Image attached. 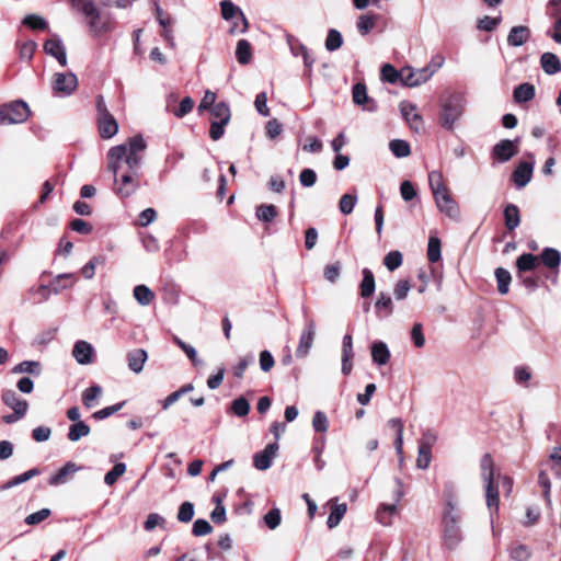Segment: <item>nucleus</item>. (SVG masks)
<instances>
[{
	"label": "nucleus",
	"mask_w": 561,
	"mask_h": 561,
	"mask_svg": "<svg viewBox=\"0 0 561 561\" xmlns=\"http://www.w3.org/2000/svg\"><path fill=\"white\" fill-rule=\"evenodd\" d=\"M518 142L519 138L515 140L503 139L493 147L492 154L500 162H506L517 153Z\"/></svg>",
	"instance_id": "4468645a"
},
{
	"label": "nucleus",
	"mask_w": 561,
	"mask_h": 561,
	"mask_svg": "<svg viewBox=\"0 0 561 561\" xmlns=\"http://www.w3.org/2000/svg\"><path fill=\"white\" fill-rule=\"evenodd\" d=\"M434 72L435 69L431 70L427 67L417 70L404 68L400 71V80L408 87H417L426 82L434 75Z\"/></svg>",
	"instance_id": "9b49d317"
},
{
	"label": "nucleus",
	"mask_w": 561,
	"mask_h": 561,
	"mask_svg": "<svg viewBox=\"0 0 561 561\" xmlns=\"http://www.w3.org/2000/svg\"><path fill=\"white\" fill-rule=\"evenodd\" d=\"M539 257L542 264L550 270H558L560 266L561 253L554 248H545Z\"/></svg>",
	"instance_id": "c756f323"
},
{
	"label": "nucleus",
	"mask_w": 561,
	"mask_h": 561,
	"mask_svg": "<svg viewBox=\"0 0 561 561\" xmlns=\"http://www.w3.org/2000/svg\"><path fill=\"white\" fill-rule=\"evenodd\" d=\"M396 512H397L396 503L381 504L376 512V519L382 525H389L391 523V517Z\"/></svg>",
	"instance_id": "ea45409f"
},
{
	"label": "nucleus",
	"mask_w": 561,
	"mask_h": 561,
	"mask_svg": "<svg viewBox=\"0 0 561 561\" xmlns=\"http://www.w3.org/2000/svg\"><path fill=\"white\" fill-rule=\"evenodd\" d=\"M105 263V256H94L92 257L82 268L81 274L85 279H91L94 276L96 265H101Z\"/></svg>",
	"instance_id": "8fccbe9b"
},
{
	"label": "nucleus",
	"mask_w": 561,
	"mask_h": 561,
	"mask_svg": "<svg viewBox=\"0 0 561 561\" xmlns=\"http://www.w3.org/2000/svg\"><path fill=\"white\" fill-rule=\"evenodd\" d=\"M210 129L209 137L218 140L224 136L225 126L230 121V108L225 102L216 103L210 110Z\"/></svg>",
	"instance_id": "1a4fd4ad"
},
{
	"label": "nucleus",
	"mask_w": 561,
	"mask_h": 561,
	"mask_svg": "<svg viewBox=\"0 0 561 561\" xmlns=\"http://www.w3.org/2000/svg\"><path fill=\"white\" fill-rule=\"evenodd\" d=\"M146 148L144 137L135 135L107 151V170L114 175L113 190L121 198L131 196L140 187L139 170Z\"/></svg>",
	"instance_id": "f257e3e1"
},
{
	"label": "nucleus",
	"mask_w": 561,
	"mask_h": 561,
	"mask_svg": "<svg viewBox=\"0 0 561 561\" xmlns=\"http://www.w3.org/2000/svg\"><path fill=\"white\" fill-rule=\"evenodd\" d=\"M371 359L378 365H386L390 359V351L385 342L378 341L371 345Z\"/></svg>",
	"instance_id": "393cba45"
},
{
	"label": "nucleus",
	"mask_w": 561,
	"mask_h": 561,
	"mask_svg": "<svg viewBox=\"0 0 561 561\" xmlns=\"http://www.w3.org/2000/svg\"><path fill=\"white\" fill-rule=\"evenodd\" d=\"M12 373L39 376L42 373V365L36 360H23L13 367Z\"/></svg>",
	"instance_id": "2f4dec72"
},
{
	"label": "nucleus",
	"mask_w": 561,
	"mask_h": 561,
	"mask_svg": "<svg viewBox=\"0 0 561 561\" xmlns=\"http://www.w3.org/2000/svg\"><path fill=\"white\" fill-rule=\"evenodd\" d=\"M134 297L141 306H148L153 300L154 295L146 285H137L134 288Z\"/></svg>",
	"instance_id": "79ce46f5"
},
{
	"label": "nucleus",
	"mask_w": 561,
	"mask_h": 561,
	"mask_svg": "<svg viewBox=\"0 0 561 561\" xmlns=\"http://www.w3.org/2000/svg\"><path fill=\"white\" fill-rule=\"evenodd\" d=\"M127 363L128 368L135 373L139 374L144 369V365L148 358V354L144 348H136L127 353Z\"/></svg>",
	"instance_id": "5701e85b"
},
{
	"label": "nucleus",
	"mask_w": 561,
	"mask_h": 561,
	"mask_svg": "<svg viewBox=\"0 0 561 561\" xmlns=\"http://www.w3.org/2000/svg\"><path fill=\"white\" fill-rule=\"evenodd\" d=\"M343 45V37L342 34L335 30L331 28L328 32L327 38H325V48L329 51H334Z\"/></svg>",
	"instance_id": "de8ad7c7"
},
{
	"label": "nucleus",
	"mask_w": 561,
	"mask_h": 561,
	"mask_svg": "<svg viewBox=\"0 0 561 561\" xmlns=\"http://www.w3.org/2000/svg\"><path fill=\"white\" fill-rule=\"evenodd\" d=\"M465 110V98L461 94H453L442 102L439 116L444 128L450 130L455 123L461 117Z\"/></svg>",
	"instance_id": "423d86ee"
},
{
	"label": "nucleus",
	"mask_w": 561,
	"mask_h": 561,
	"mask_svg": "<svg viewBox=\"0 0 561 561\" xmlns=\"http://www.w3.org/2000/svg\"><path fill=\"white\" fill-rule=\"evenodd\" d=\"M531 554V549L526 545H517L510 549V557L515 561H528Z\"/></svg>",
	"instance_id": "09e8293b"
},
{
	"label": "nucleus",
	"mask_w": 561,
	"mask_h": 561,
	"mask_svg": "<svg viewBox=\"0 0 561 561\" xmlns=\"http://www.w3.org/2000/svg\"><path fill=\"white\" fill-rule=\"evenodd\" d=\"M501 21H502L501 16L492 18V16L485 15L478 21V28L485 31V32H492L493 30H495L497 27V25L501 23Z\"/></svg>",
	"instance_id": "680f3d73"
},
{
	"label": "nucleus",
	"mask_w": 561,
	"mask_h": 561,
	"mask_svg": "<svg viewBox=\"0 0 561 561\" xmlns=\"http://www.w3.org/2000/svg\"><path fill=\"white\" fill-rule=\"evenodd\" d=\"M213 531V527L208 520L198 518L194 522L192 533L196 537H202L210 534Z\"/></svg>",
	"instance_id": "bf43d9fd"
},
{
	"label": "nucleus",
	"mask_w": 561,
	"mask_h": 561,
	"mask_svg": "<svg viewBox=\"0 0 561 561\" xmlns=\"http://www.w3.org/2000/svg\"><path fill=\"white\" fill-rule=\"evenodd\" d=\"M389 148L393 156L397 158H405L411 153V148L408 141L402 139H393L389 144Z\"/></svg>",
	"instance_id": "37998d69"
},
{
	"label": "nucleus",
	"mask_w": 561,
	"mask_h": 561,
	"mask_svg": "<svg viewBox=\"0 0 561 561\" xmlns=\"http://www.w3.org/2000/svg\"><path fill=\"white\" fill-rule=\"evenodd\" d=\"M534 163L520 162L513 172V181L518 188L526 186L533 176Z\"/></svg>",
	"instance_id": "412c9836"
},
{
	"label": "nucleus",
	"mask_w": 561,
	"mask_h": 561,
	"mask_svg": "<svg viewBox=\"0 0 561 561\" xmlns=\"http://www.w3.org/2000/svg\"><path fill=\"white\" fill-rule=\"evenodd\" d=\"M278 450L276 442L268 444L264 450L256 453L253 457V465L257 470H267L272 466L273 458Z\"/></svg>",
	"instance_id": "2eb2a0df"
},
{
	"label": "nucleus",
	"mask_w": 561,
	"mask_h": 561,
	"mask_svg": "<svg viewBox=\"0 0 561 561\" xmlns=\"http://www.w3.org/2000/svg\"><path fill=\"white\" fill-rule=\"evenodd\" d=\"M102 394V388L99 385H93L87 388L82 392V403L87 408H92L94 405V401Z\"/></svg>",
	"instance_id": "a18cd8bd"
},
{
	"label": "nucleus",
	"mask_w": 561,
	"mask_h": 561,
	"mask_svg": "<svg viewBox=\"0 0 561 561\" xmlns=\"http://www.w3.org/2000/svg\"><path fill=\"white\" fill-rule=\"evenodd\" d=\"M236 57L239 64L247 65L252 58L251 44L247 39H239L236 47Z\"/></svg>",
	"instance_id": "f704fd0d"
},
{
	"label": "nucleus",
	"mask_w": 561,
	"mask_h": 561,
	"mask_svg": "<svg viewBox=\"0 0 561 561\" xmlns=\"http://www.w3.org/2000/svg\"><path fill=\"white\" fill-rule=\"evenodd\" d=\"M126 471V465L123 462L116 463L104 477V482L107 485H113L117 479Z\"/></svg>",
	"instance_id": "6e6d98bb"
},
{
	"label": "nucleus",
	"mask_w": 561,
	"mask_h": 561,
	"mask_svg": "<svg viewBox=\"0 0 561 561\" xmlns=\"http://www.w3.org/2000/svg\"><path fill=\"white\" fill-rule=\"evenodd\" d=\"M78 85L77 76L73 72H57L54 76L53 89L56 94L70 95Z\"/></svg>",
	"instance_id": "9d476101"
},
{
	"label": "nucleus",
	"mask_w": 561,
	"mask_h": 561,
	"mask_svg": "<svg viewBox=\"0 0 561 561\" xmlns=\"http://www.w3.org/2000/svg\"><path fill=\"white\" fill-rule=\"evenodd\" d=\"M341 263L337 261L333 264H329L324 267L323 276L330 283H335L340 277Z\"/></svg>",
	"instance_id": "774afa93"
},
{
	"label": "nucleus",
	"mask_w": 561,
	"mask_h": 561,
	"mask_svg": "<svg viewBox=\"0 0 561 561\" xmlns=\"http://www.w3.org/2000/svg\"><path fill=\"white\" fill-rule=\"evenodd\" d=\"M75 274L64 273L59 274L50 282V288L55 295L59 294L61 290H65L71 287L75 283Z\"/></svg>",
	"instance_id": "7c9ffc66"
},
{
	"label": "nucleus",
	"mask_w": 561,
	"mask_h": 561,
	"mask_svg": "<svg viewBox=\"0 0 561 561\" xmlns=\"http://www.w3.org/2000/svg\"><path fill=\"white\" fill-rule=\"evenodd\" d=\"M347 511V505L345 503L335 504L332 506L331 513L328 517L327 525L330 529L335 528L344 517Z\"/></svg>",
	"instance_id": "e433bc0d"
},
{
	"label": "nucleus",
	"mask_w": 561,
	"mask_h": 561,
	"mask_svg": "<svg viewBox=\"0 0 561 561\" xmlns=\"http://www.w3.org/2000/svg\"><path fill=\"white\" fill-rule=\"evenodd\" d=\"M402 260L403 257L400 251H390L383 257V264L390 272H392L402 264Z\"/></svg>",
	"instance_id": "5fc2aeb1"
},
{
	"label": "nucleus",
	"mask_w": 561,
	"mask_h": 561,
	"mask_svg": "<svg viewBox=\"0 0 561 561\" xmlns=\"http://www.w3.org/2000/svg\"><path fill=\"white\" fill-rule=\"evenodd\" d=\"M538 256L531 253H524L516 260V267L518 272H528L536 268Z\"/></svg>",
	"instance_id": "58836bf2"
},
{
	"label": "nucleus",
	"mask_w": 561,
	"mask_h": 561,
	"mask_svg": "<svg viewBox=\"0 0 561 561\" xmlns=\"http://www.w3.org/2000/svg\"><path fill=\"white\" fill-rule=\"evenodd\" d=\"M255 215L259 220L271 222L277 215V208L272 204H263L256 208Z\"/></svg>",
	"instance_id": "49530a36"
},
{
	"label": "nucleus",
	"mask_w": 561,
	"mask_h": 561,
	"mask_svg": "<svg viewBox=\"0 0 561 561\" xmlns=\"http://www.w3.org/2000/svg\"><path fill=\"white\" fill-rule=\"evenodd\" d=\"M220 8H221V15L225 20L238 19L241 22L240 32L241 33L247 32L248 21L239 7L233 4L231 1L224 0L220 3Z\"/></svg>",
	"instance_id": "f3484780"
},
{
	"label": "nucleus",
	"mask_w": 561,
	"mask_h": 561,
	"mask_svg": "<svg viewBox=\"0 0 561 561\" xmlns=\"http://www.w3.org/2000/svg\"><path fill=\"white\" fill-rule=\"evenodd\" d=\"M39 474V470L37 468H33L31 470H27L25 472H23L22 474H19L14 478H12L11 480H9L7 483L2 484L0 486V490H8V489H11L13 486H16L19 484H22L28 480H31L32 478L36 477Z\"/></svg>",
	"instance_id": "4c0bfd02"
},
{
	"label": "nucleus",
	"mask_w": 561,
	"mask_h": 561,
	"mask_svg": "<svg viewBox=\"0 0 561 561\" xmlns=\"http://www.w3.org/2000/svg\"><path fill=\"white\" fill-rule=\"evenodd\" d=\"M282 520L279 508H272L264 515V523L270 529H275Z\"/></svg>",
	"instance_id": "338daca9"
},
{
	"label": "nucleus",
	"mask_w": 561,
	"mask_h": 561,
	"mask_svg": "<svg viewBox=\"0 0 561 561\" xmlns=\"http://www.w3.org/2000/svg\"><path fill=\"white\" fill-rule=\"evenodd\" d=\"M540 65L547 75H556L561 71V61L553 53H543L540 57Z\"/></svg>",
	"instance_id": "bb28decb"
},
{
	"label": "nucleus",
	"mask_w": 561,
	"mask_h": 561,
	"mask_svg": "<svg viewBox=\"0 0 561 561\" xmlns=\"http://www.w3.org/2000/svg\"><path fill=\"white\" fill-rule=\"evenodd\" d=\"M231 411L239 417L247 416L250 412V403L244 397H239L232 401Z\"/></svg>",
	"instance_id": "3c124183"
},
{
	"label": "nucleus",
	"mask_w": 561,
	"mask_h": 561,
	"mask_svg": "<svg viewBox=\"0 0 561 561\" xmlns=\"http://www.w3.org/2000/svg\"><path fill=\"white\" fill-rule=\"evenodd\" d=\"M536 90L534 84L525 82L514 89L513 98L516 103H526L535 98Z\"/></svg>",
	"instance_id": "c85d7f7f"
},
{
	"label": "nucleus",
	"mask_w": 561,
	"mask_h": 561,
	"mask_svg": "<svg viewBox=\"0 0 561 561\" xmlns=\"http://www.w3.org/2000/svg\"><path fill=\"white\" fill-rule=\"evenodd\" d=\"M174 343L186 354V356L192 360V363L197 366L202 364V360L197 358V352L195 347L190 344H186L180 337H173Z\"/></svg>",
	"instance_id": "864d4df0"
},
{
	"label": "nucleus",
	"mask_w": 561,
	"mask_h": 561,
	"mask_svg": "<svg viewBox=\"0 0 561 561\" xmlns=\"http://www.w3.org/2000/svg\"><path fill=\"white\" fill-rule=\"evenodd\" d=\"M312 426L316 432L324 433L328 431L329 421L324 412L317 411L312 419Z\"/></svg>",
	"instance_id": "69168bd1"
},
{
	"label": "nucleus",
	"mask_w": 561,
	"mask_h": 561,
	"mask_svg": "<svg viewBox=\"0 0 561 561\" xmlns=\"http://www.w3.org/2000/svg\"><path fill=\"white\" fill-rule=\"evenodd\" d=\"M73 10L82 13L85 18L87 25L93 36H100L112 32L114 21L110 13H102L95 4V0H69Z\"/></svg>",
	"instance_id": "7ed1b4c3"
},
{
	"label": "nucleus",
	"mask_w": 561,
	"mask_h": 561,
	"mask_svg": "<svg viewBox=\"0 0 561 561\" xmlns=\"http://www.w3.org/2000/svg\"><path fill=\"white\" fill-rule=\"evenodd\" d=\"M194 504L186 501L180 505L176 518L181 523H190L194 517Z\"/></svg>",
	"instance_id": "603ef678"
},
{
	"label": "nucleus",
	"mask_w": 561,
	"mask_h": 561,
	"mask_svg": "<svg viewBox=\"0 0 561 561\" xmlns=\"http://www.w3.org/2000/svg\"><path fill=\"white\" fill-rule=\"evenodd\" d=\"M529 37L530 30L528 26H513L507 35V44L511 47H519L524 45L529 39Z\"/></svg>",
	"instance_id": "4be33fe9"
},
{
	"label": "nucleus",
	"mask_w": 561,
	"mask_h": 561,
	"mask_svg": "<svg viewBox=\"0 0 561 561\" xmlns=\"http://www.w3.org/2000/svg\"><path fill=\"white\" fill-rule=\"evenodd\" d=\"M80 467H78L75 462L68 461L65 466H62L55 474L49 478L48 483L50 485H60L68 481L69 477L79 471Z\"/></svg>",
	"instance_id": "b1692460"
},
{
	"label": "nucleus",
	"mask_w": 561,
	"mask_h": 561,
	"mask_svg": "<svg viewBox=\"0 0 561 561\" xmlns=\"http://www.w3.org/2000/svg\"><path fill=\"white\" fill-rule=\"evenodd\" d=\"M44 50L46 54L55 57L60 66H67L66 48L58 36L47 39L44 44Z\"/></svg>",
	"instance_id": "dca6fc26"
},
{
	"label": "nucleus",
	"mask_w": 561,
	"mask_h": 561,
	"mask_svg": "<svg viewBox=\"0 0 561 561\" xmlns=\"http://www.w3.org/2000/svg\"><path fill=\"white\" fill-rule=\"evenodd\" d=\"M72 355L80 365H88L93 362L94 350L90 343L78 341L73 346Z\"/></svg>",
	"instance_id": "aec40b11"
},
{
	"label": "nucleus",
	"mask_w": 561,
	"mask_h": 561,
	"mask_svg": "<svg viewBox=\"0 0 561 561\" xmlns=\"http://www.w3.org/2000/svg\"><path fill=\"white\" fill-rule=\"evenodd\" d=\"M445 508L442 518L444 543L453 549L461 540L460 520L461 515L457 510V490L454 482H446L444 485Z\"/></svg>",
	"instance_id": "f03ea898"
},
{
	"label": "nucleus",
	"mask_w": 561,
	"mask_h": 561,
	"mask_svg": "<svg viewBox=\"0 0 561 561\" xmlns=\"http://www.w3.org/2000/svg\"><path fill=\"white\" fill-rule=\"evenodd\" d=\"M90 432V426L85 422L79 421L70 425L67 437L70 442H78L82 437L88 436Z\"/></svg>",
	"instance_id": "72a5a7b5"
},
{
	"label": "nucleus",
	"mask_w": 561,
	"mask_h": 561,
	"mask_svg": "<svg viewBox=\"0 0 561 561\" xmlns=\"http://www.w3.org/2000/svg\"><path fill=\"white\" fill-rule=\"evenodd\" d=\"M402 117L409 123L410 127L420 133L424 129L423 119L421 115L416 112L417 107L415 104L402 101L399 105Z\"/></svg>",
	"instance_id": "ddd939ff"
},
{
	"label": "nucleus",
	"mask_w": 561,
	"mask_h": 561,
	"mask_svg": "<svg viewBox=\"0 0 561 561\" xmlns=\"http://www.w3.org/2000/svg\"><path fill=\"white\" fill-rule=\"evenodd\" d=\"M353 102L357 105H360L364 107V110H367L369 112H375L377 110V104L374 100H371L367 94V89L364 83H356L353 87Z\"/></svg>",
	"instance_id": "a211bd4d"
},
{
	"label": "nucleus",
	"mask_w": 561,
	"mask_h": 561,
	"mask_svg": "<svg viewBox=\"0 0 561 561\" xmlns=\"http://www.w3.org/2000/svg\"><path fill=\"white\" fill-rule=\"evenodd\" d=\"M428 184L433 193L437 209L454 220H458L460 211L458 204L451 197L448 187L443 182L439 172L433 171L428 174Z\"/></svg>",
	"instance_id": "20e7f679"
},
{
	"label": "nucleus",
	"mask_w": 561,
	"mask_h": 561,
	"mask_svg": "<svg viewBox=\"0 0 561 561\" xmlns=\"http://www.w3.org/2000/svg\"><path fill=\"white\" fill-rule=\"evenodd\" d=\"M31 114L27 103L18 100L0 105V125L24 123Z\"/></svg>",
	"instance_id": "6e6552de"
},
{
	"label": "nucleus",
	"mask_w": 561,
	"mask_h": 561,
	"mask_svg": "<svg viewBox=\"0 0 561 561\" xmlns=\"http://www.w3.org/2000/svg\"><path fill=\"white\" fill-rule=\"evenodd\" d=\"M96 122L101 138L110 139L118 131V123L106 107L105 100L98 95L95 100Z\"/></svg>",
	"instance_id": "0eeeda50"
},
{
	"label": "nucleus",
	"mask_w": 561,
	"mask_h": 561,
	"mask_svg": "<svg viewBox=\"0 0 561 561\" xmlns=\"http://www.w3.org/2000/svg\"><path fill=\"white\" fill-rule=\"evenodd\" d=\"M494 274L497 283L499 293L501 295H506L510 290V284L512 280L511 273L503 267H497Z\"/></svg>",
	"instance_id": "c9c22d12"
},
{
	"label": "nucleus",
	"mask_w": 561,
	"mask_h": 561,
	"mask_svg": "<svg viewBox=\"0 0 561 561\" xmlns=\"http://www.w3.org/2000/svg\"><path fill=\"white\" fill-rule=\"evenodd\" d=\"M481 477L485 482L486 505L493 515V511L497 512L500 495L497 484L494 483V462L490 454H484L480 461Z\"/></svg>",
	"instance_id": "39448f33"
},
{
	"label": "nucleus",
	"mask_w": 561,
	"mask_h": 561,
	"mask_svg": "<svg viewBox=\"0 0 561 561\" xmlns=\"http://www.w3.org/2000/svg\"><path fill=\"white\" fill-rule=\"evenodd\" d=\"M440 240L436 236H431L427 244V259L431 263H436L440 260Z\"/></svg>",
	"instance_id": "a19ab883"
},
{
	"label": "nucleus",
	"mask_w": 561,
	"mask_h": 561,
	"mask_svg": "<svg viewBox=\"0 0 561 561\" xmlns=\"http://www.w3.org/2000/svg\"><path fill=\"white\" fill-rule=\"evenodd\" d=\"M357 203V196L352 194H344L339 203L340 211L344 215H348L353 211Z\"/></svg>",
	"instance_id": "4d7b16f0"
},
{
	"label": "nucleus",
	"mask_w": 561,
	"mask_h": 561,
	"mask_svg": "<svg viewBox=\"0 0 561 561\" xmlns=\"http://www.w3.org/2000/svg\"><path fill=\"white\" fill-rule=\"evenodd\" d=\"M531 378V370L527 366H516L514 368V379L516 383L526 386Z\"/></svg>",
	"instance_id": "0e129e2a"
},
{
	"label": "nucleus",
	"mask_w": 561,
	"mask_h": 561,
	"mask_svg": "<svg viewBox=\"0 0 561 561\" xmlns=\"http://www.w3.org/2000/svg\"><path fill=\"white\" fill-rule=\"evenodd\" d=\"M375 311L379 318H387L393 312V302L391 297L386 293H379L375 302Z\"/></svg>",
	"instance_id": "a878e982"
},
{
	"label": "nucleus",
	"mask_w": 561,
	"mask_h": 561,
	"mask_svg": "<svg viewBox=\"0 0 561 561\" xmlns=\"http://www.w3.org/2000/svg\"><path fill=\"white\" fill-rule=\"evenodd\" d=\"M316 336V322L312 319H307L305 328L301 332L299 344L296 350L297 357L304 358L312 347Z\"/></svg>",
	"instance_id": "f8f14e48"
},
{
	"label": "nucleus",
	"mask_w": 561,
	"mask_h": 561,
	"mask_svg": "<svg viewBox=\"0 0 561 561\" xmlns=\"http://www.w3.org/2000/svg\"><path fill=\"white\" fill-rule=\"evenodd\" d=\"M505 226L508 230H514L520 224L519 209L514 204H508L504 209Z\"/></svg>",
	"instance_id": "473e14b6"
},
{
	"label": "nucleus",
	"mask_w": 561,
	"mask_h": 561,
	"mask_svg": "<svg viewBox=\"0 0 561 561\" xmlns=\"http://www.w3.org/2000/svg\"><path fill=\"white\" fill-rule=\"evenodd\" d=\"M23 24L32 30H46L48 27L47 22L39 15L28 14L23 19Z\"/></svg>",
	"instance_id": "13d9d810"
},
{
	"label": "nucleus",
	"mask_w": 561,
	"mask_h": 561,
	"mask_svg": "<svg viewBox=\"0 0 561 561\" xmlns=\"http://www.w3.org/2000/svg\"><path fill=\"white\" fill-rule=\"evenodd\" d=\"M50 516V510L49 508H42L35 513H32L30 515H27L24 519L25 524L26 525H30V526H34V525H37L39 523H42L43 520H45L46 518H48Z\"/></svg>",
	"instance_id": "e2e57ef3"
},
{
	"label": "nucleus",
	"mask_w": 561,
	"mask_h": 561,
	"mask_svg": "<svg viewBox=\"0 0 561 561\" xmlns=\"http://www.w3.org/2000/svg\"><path fill=\"white\" fill-rule=\"evenodd\" d=\"M362 274L363 279L359 285V294L360 297L368 298L374 294L376 289L375 277L373 272L367 267L362 270Z\"/></svg>",
	"instance_id": "cd10ccee"
},
{
	"label": "nucleus",
	"mask_w": 561,
	"mask_h": 561,
	"mask_svg": "<svg viewBox=\"0 0 561 561\" xmlns=\"http://www.w3.org/2000/svg\"><path fill=\"white\" fill-rule=\"evenodd\" d=\"M124 404H125V402H119V403H116L114 405L103 408V409H101L99 411H95L92 414V417L94 420H96V421H101V420L107 419L111 415H113L116 412H118L124 407Z\"/></svg>",
	"instance_id": "052dcab7"
},
{
	"label": "nucleus",
	"mask_w": 561,
	"mask_h": 561,
	"mask_svg": "<svg viewBox=\"0 0 561 561\" xmlns=\"http://www.w3.org/2000/svg\"><path fill=\"white\" fill-rule=\"evenodd\" d=\"M2 402L12 409L13 411H19L22 413H27L28 403L26 400L21 399L18 393L12 389H5L1 393Z\"/></svg>",
	"instance_id": "6ab92c4d"
},
{
	"label": "nucleus",
	"mask_w": 561,
	"mask_h": 561,
	"mask_svg": "<svg viewBox=\"0 0 561 561\" xmlns=\"http://www.w3.org/2000/svg\"><path fill=\"white\" fill-rule=\"evenodd\" d=\"M377 14H363L357 21V30L362 35H367L376 24Z\"/></svg>",
	"instance_id": "c03bdc74"
}]
</instances>
